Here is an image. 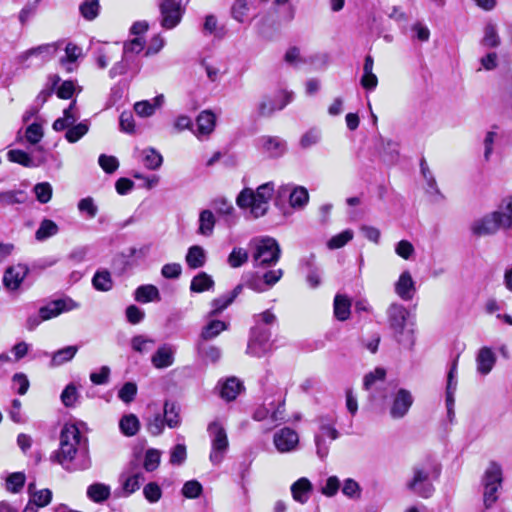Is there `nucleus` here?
Segmentation results:
<instances>
[{
    "instance_id": "nucleus-1",
    "label": "nucleus",
    "mask_w": 512,
    "mask_h": 512,
    "mask_svg": "<svg viewBox=\"0 0 512 512\" xmlns=\"http://www.w3.org/2000/svg\"><path fill=\"white\" fill-rule=\"evenodd\" d=\"M81 434L75 425H65L60 434V447L55 453V460L66 470H85L90 467V460L85 451L79 453V460L74 463L78 453Z\"/></svg>"
},
{
    "instance_id": "nucleus-2",
    "label": "nucleus",
    "mask_w": 512,
    "mask_h": 512,
    "mask_svg": "<svg viewBox=\"0 0 512 512\" xmlns=\"http://www.w3.org/2000/svg\"><path fill=\"white\" fill-rule=\"evenodd\" d=\"M512 228V195L504 197L495 211L475 219L470 230L477 237L490 236Z\"/></svg>"
},
{
    "instance_id": "nucleus-3",
    "label": "nucleus",
    "mask_w": 512,
    "mask_h": 512,
    "mask_svg": "<svg viewBox=\"0 0 512 512\" xmlns=\"http://www.w3.org/2000/svg\"><path fill=\"white\" fill-rule=\"evenodd\" d=\"M274 194L273 182L260 185L256 190L244 188L236 198V203L241 209H249L254 218L264 216Z\"/></svg>"
},
{
    "instance_id": "nucleus-4",
    "label": "nucleus",
    "mask_w": 512,
    "mask_h": 512,
    "mask_svg": "<svg viewBox=\"0 0 512 512\" xmlns=\"http://www.w3.org/2000/svg\"><path fill=\"white\" fill-rule=\"evenodd\" d=\"M253 260L256 266L275 265L281 254V249L276 239L265 236L252 240Z\"/></svg>"
},
{
    "instance_id": "nucleus-5",
    "label": "nucleus",
    "mask_w": 512,
    "mask_h": 512,
    "mask_svg": "<svg viewBox=\"0 0 512 512\" xmlns=\"http://www.w3.org/2000/svg\"><path fill=\"white\" fill-rule=\"evenodd\" d=\"M185 12L184 0H164L160 4V24L165 29L175 28Z\"/></svg>"
},
{
    "instance_id": "nucleus-6",
    "label": "nucleus",
    "mask_w": 512,
    "mask_h": 512,
    "mask_svg": "<svg viewBox=\"0 0 512 512\" xmlns=\"http://www.w3.org/2000/svg\"><path fill=\"white\" fill-rule=\"evenodd\" d=\"M208 431L212 443L210 461L217 465L223 460L224 454L229 446L227 434L225 429L218 422L211 423L208 427Z\"/></svg>"
},
{
    "instance_id": "nucleus-7",
    "label": "nucleus",
    "mask_w": 512,
    "mask_h": 512,
    "mask_svg": "<svg viewBox=\"0 0 512 512\" xmlns=\"http://www.w3.org/2000/svg\"><path fill=\"white\" fill-rule=\"evenodd\" d=\"M430 474L429 467L423 465L415 466L413 468V477L407 484L408 488L423 498L430 497L434 491Z\"/></svg>"
},
{
    "instance_id": "nucleus-8",
    "label": "nucleus",
    "mask_w": 512,
    "mask_h": 512,
    "mask_svg": "<svg viewBox=\"0 0 512 512\" xmlns=\"http://www.w3.org/2000/svg\"><path fill=\"white\" fill-rule=\"evenodd\" d=\"M271 333L259 326L251 330V336L247 345L246 353L253 357H262L271 350Z\"/></svg>"
},
{
    "instance_id": "nucleus-9",
    "label": "nucleus",
    "mask_w": 512,
    "mask_h": 512,
    "mask_svg": "<svg viewBox=\"0 0 512 512\" xmlns=\"http://www.w3.org/2000/svg\"><path fill=\"white\" fill-rule=\"evenodd\" d=\"M414 398L412 393L404 388L398 389L393 395L389 408V414L393 419H401L405 417L411 406L413 405Z\"/></svg>"
},
{
    "instance_id": "nucleus-10",
    "label": "nucleus",
    "mask_w": 512,
    "mask_h": 512,
    "mask_svg": "<svg viewBox=\"0 0 512 512\" xmlns=\"http://www.w3.org/2000/svg\"><path fill=\"white\" fill-rule=\"evenodd\" d=\"M273 444L280 453L294 452L299 445V435L289 427L281 428L274 433Z\"/></svg>"
},
{
    "instance_id": "nucleus-11",
    "label": "nucleus",
    "mask_w": 512,
    "mask_h": 512,
    "mask_svg": "<svg viewBox=\"0 0 512 512\" xmlns=\"http://www.w3.org/2000/svg\"><path fill=\"white\" fill-rule=\"evenodd\" d=\"M387 317L390 328L396 335H402L409 317L408 310L399 303H392L387 309Z\"/></svg>"
},
{
    "instance_id": "nucleus-12",
    "label": "nucleus",
    "mask_w": 512,
    "mask_h": 512,
    "mask_svg": "<svg viewBox=\"0 0 512 512\" xmlns=\"http://www.w3.org/2000/svg\"><path fill=\"white\" fill-rule=\"evenodd\" d=\"M78 306L79 305L72 299H58L51 301L48 304L40 307L39 313L42 316V319L47 321L57 317L63 312H68L73 309H76L78 308Z\"/></svg>"
},
{
    "instance_id": "nucleus-13",
    "label": "nucleus",
    "mask_w": 512,
    "mask_h": 512,
    "mask_svg": "<svg viewBox=\"0 0 512 512\" xmlns=\"http://www.w3.org/2000/svg\"><path fill=\"white\" fill-rule=\"evenodd\" d=\"M260 150L269 157L278 158L287 149L286 141L278 136H262L258 140Z\"/></svg>"
},
{
    "instance_id": "nucleus-14",
    "label": "nucleus",
    "mask_w": 512,
    "mask_h": 512,
    "mask_svg": "<svg viewBox=\"0 0 512 512\" xmlns=\"http://www.w3.org/2000/svg\"><path fill=\"white\" fill-rule=\"evenodd\" d=\"M394 291L397 296L404 301H409L414 297L416 283L410 271L405 270L399 275V278L394 284Z\"/></svg>"
},
{
    "instance_id": "nucleus-15",
    "label": "nucleus",
    "mask_w": 512,
    "mask_h": 512,
    "mask_svg": "<svg viewBox=\"0 0 512 512\" xmlns=\"http://www.w3.org/2000/svg\"><path fill=\"white\" fill-rule=\"evenodd\" d=\"M29 268L24 264L9 266L3 276V284L7 289L16 290L26 278Z\"/></svg>"
},
{
    "instance_id": "nucleus-16",
    "label": "nucleus",
    "mask_w": 512,
    "mask_h": 512,
    "mask_svg": "<svg viewBox=\"0 0 512 512\" xmlns=\"http://www.w3.org/2000/svg\"><path fill=\"white\" fill-rule=\"evenodd\" d=\"M176 348L170 344H163L157 348L151 357V363L156 369H166L175 362Z\"/></svg>"
},
{
    "instance_id": "nucleus-17",
    "label": "nucleus",
    "mask_w": 512,
    "mask_h": 512,
    "mask_svg": "<svg viewBox=\"0 0 512 512\" xmlns=\"http://www.w3.org/2000/svg\"><path fill=\"white\" fill-rule=\"evenodd\" d=\"M278 193L280 196L289 194V203L291 207L297 209L303 208L309 200L307 189L301 186L292 188L290 185H284L279 188Z\"/></svg>"
},
{
    "instance_id": "nucleus-18",
    "label": "nucleus",
    "mask_w": 512,
    "mask_h": 512,
    "mask_svg": "<svg viewBox=\"0 0 512 512\" xmlns=\"http://www.w3.org/2000/svg\"><path fill=\"white\" fill-rule=\"evenodd\" d=\"M59 48L58 43H47L37 47L26 50L18 57L21 63L26 62L30 57L35 56L41 58L42 61L50 60Z\"/></svg>"
},
{
    "instance_id": "nucleus-19",
    "label": "nucleus",
    "mask_w": 512,
    "mask_h": 512,
    "mask_svg": "<svg viewBox=\"0 0 512 512\" xmlns=\"http://www.w3.org/2000/svg\"><path fill=\"white\" fill-rule=\"evenodd\" d=\"M215 125V114L210 110H204L196 118L197 128L194 131V134L199 139H201L202 137H207L214 131Z\"/></svg>"
},
{
    "instance_id": "nucleus-20",
    "label": "nucleus",
    "mask_w": 512,
    "mask_h": 512,
    "mask_svg": "<svg viewBox=\"0 0 512 512\" xmlns=\"http://www.w3.org/2000/svg\"><path fill=\"white\" fill-rule=\"evenodd\" d=\"M421 174L426 182V193L430 196L433 202H440L445 199V196L438 188L435 177L430 171L426 161L423 159L420 163Z\"/></svg>"
},
{
    "instance_id": "nucleus-21",
    "label": "nucleus",
    "mask_w": 512,
    "mask_h": 512,
    "mask_svg": "<svg viewBox=\"0 0 512 512\" xmlns=\"http://www.w3.org/2000/svg\"><path fill=\"white\" fill-rule=\"evenodd\" d=\"M502 483L503 469L501 464L496 461H490L481 479L482 486H502Z\"/></svg>"
},
{
    "instance_id": "nucleus-22",
    "label": "nucleus",
    "mask_w": 512,
    "mask_h": 512,
    "mask_svg": "<svg viewBox=\"0 0 512 512\" xmlns=\"http://www.w3.org/2000/svg\"><path fill=\"white\" fill-rule=\"evenodd\" d=\"M242 289H243V286L241 284H239L231 292L214 299L211 302L212 310L209 312L208 316L214 317V316L219 315L242 292Z\"/></svg>"
},
{
    "instance_id": "nucleus-23",
    "label": "nucleus",
    "mask_w": 512,
    "mask_h": 512,
    "mask_svg": "<svg viewBox=\"0 0 512 512\" xmlns=\"http://www.w3.org/2000/svg\"><path fill=\"white\" fill-rule=\"evenodd\" d=\"M496 363V355L489 347H482L476 357L477 372L487 375Z\"/></svg>"
},
{
    "instance_id": "nucleus-24",
    "label": "nucleus",
    "mask_w": 512,
    "mask_h": 512,
    "mask_svg": "<svg viewBox=\"0 0 512 512\" xmlns=\"http://www.w3.org/2000/svg\"><path fill=\"white\" fill-rule=\"evenodd\" d=\"M290 489L293 499L300 504H305L313 490V485L308 478L302 477L295 481Z\"/></svg>"
},
{
    "instance_id": "nucleus-25",
    "label": "nucleus",
    "mask_w": 512,
    "mask_h": 512,
    "mask_svg": "<svg viewBox=\"0 0 512 512\" xmlns=\"http://www.w3.org/2000/svg\"><path fill=\"white\" fill-rule=\"evenodd\" d=\"M79 118L75 102L70 103L69 107L64 109L63 117L56 119L53 123V129L55 131H62L69 129L74 126Z\"/></svg>"
},
{
    "instance_id": "nucleus-26",
    "label": "nucleus",
    "mask_w": 512,
    "mask_h": 512,
    "mask_svg": "<svg viewBox=\"0 0 512 512\" xmlns=\"http://www.w3.org/2000/svg\"><path fill=\"white\" fill-rule=\"evenodd\" d=\"M28 493L30 495L28 504L33 505L37 509L49 505L52 500V491L50 489L36 490L34 483L28 485Z\"/></svg>"
},
{
    "instance_id": "nucleus-27",
    "label": "nucleus",
    "mask_w": 512,
    "mask_h": 512,
    "mask_svg": "<svg viewBox=\"0 0 512 512\" xmlns=\"http://www.w3.org/2000/svg\"><path fill=\"white\" fill-rule=\"evenodd\" d=\"M229 327V323L212 319L210 320L206 325L203 326L201 333H200V340L203 341H209L221 334V332L226 331Z\"/></svg>"
},
{
    "instance_id": "nucleus-28",
    "label": "nucleus",
    "mask_w": 512,
    "mask_h": 512,
    "mask_svg": "<svg viewBox=\"0 0 512 512\" xmlns=\"http://www.w3.org/2000/svg\"><path fill=\"white\" fill-rule=\"evenodd\" d=\"M144 477L140 471L121 475L122 495L129 496L140 488Z\"/></svg>"
},
{
    "instance_id": "nucleus-29",
    "label": "nucleus",
    "mask_w": 512,
    "mask_h": 512,
    "mask_svg": "<svg viewBox=\"0 0 512 512\" xmlns=\"http://www.w3.org/2000/svg\"><path fill=\"white\" fill-rule=\"evenodd\" d=\"M164 102V96L158 95L153 98L152 102L144 100L134 104V111L140 117H150L155 113L157 108H160Z\"/></svg>"
},
{
    "instance_id": "nucleus-30",
    "label": "nucleus",
    "mask_w": 512,
    "mask_h": 512,
    "mask_svg": "<svg viewBox=\"0 0 512 512\" xmlns=\"http://www.w3.org/2000/svg\"><path fill=\"white\" fill-rule=\"evenodd\" d=\"M481 46L484 48H497L501 44V38L498 33V28L495 23L489 22L485 25L483 30V37L480 41Z\"/></svg>"
},
{
    "instance_id": "nucleus-31",
    "label": "nucleus",
    "mask_w": 512,
    "mask_h": 512,
    "mask_svg": "<svg viewBox=\"0 0 512 512\" xmlns=\"http://www.w3.org/2000/svg\"><path fill=\"white\" fill-rule=\"evenodd\" d=\"M242 389V383L236 377L226 379L220 386V396L226 401L234 400Z\"/></svg>"
},
{
    "instance_id": "nucleus-32",
    "label": "nucleus",
    "mask_w": 512,
    "mask_h": 512,
    "mask_svg": "<svg viewBox=\"0 0 512 512\" xmlns=\"http://www.w3.org/2000/svg\"><path fill=\"white\" fill-rule=\"evenodd\" d=\"M351 301L344 295H336L334 298V315L339 321H345L350 317Z\"/></svg>"
},
{
    "instance_id": "nucleus-33",
    "label": "nucleus",
    "mask_w": 512,
    "mask_h": 512,
    "mask_svg": "<svg viewBox=\"0 0 512 512\" xmlns=\"http://www.w3.org/2000/svg\"><path fill=\"white\" fill-rule=\"evenodd\" d=\"M198 355L206 363H216L220 360L222 352L221 349L215 345H204L201 341L197 343Z\"/></svg>"
},
{
    "instance_id": "nucleus-34",
    "label": "nucleus",
    "mask_w": 512,
    "mask_h": 512,
    "mask_svg": "<svg viewBox=\"0 0 512 512\" xmlns=\"http://www.w3.org/2000/svg\"><path fill=\"white\" fill-rule=\"evenodd\" d=\"M206 261V254L201 246L195 245L188 249L186 255V263L192 269H197L204 266Z\"/></svg>"
},
{
    "instance_id": "nucleus-35",
    "label": "nucleus",
    "mask_w": 512,
    "mask_h": 512,
    "mask_svg": "<svg viewBox=\"0 0 512 512\" xmlns=\"http://www.w3.org/2000/svg\"><path fill=\"white\" fill-rule=\"evenodd\" d=\"M135 300L141 303H148L160 300L159 290L154 285L139 286L134 294Z\"/></svg>"
},
{
    "instance_id": "nucleus-36",
    "label": "nucleus",
    "mask_w": 512,
    "mask_h": 512,
    "mask_svg": "<svg viewBox=\"0 0 512 512\" xmlns=\"http://www.w3.org/2000/svg\"><path fill=\"white\" fill-rule=\"evenodd\" d=\"M27 200V194L22 190H8L0 192V206L22 204Z\"/></svg>"
},
{
    "instance_id": "nucleus-37",
    "label": "nucleus",
    "mask_w": 512,
    "mask_h": 512,
    "mask_svg": "<svg viewBox=\"0 0 512 512\" xmlns=\"http://www.w3.org/2000/svg\"><path fill=\"white\" fill-rule=\"evenodd\" d=\"M215 226V217L210 210H202L199 214L198 233L203 236H211Z\"/></svg>"
},
{
    "instance_id": "nucleus-38",
    "label": "nucleus",
    "mask_w": 512,
    "mask_h": 512,
    "mask_svg": "<svg viewBox=\"0 0 512 512\" xmlns=\"http://www.w3.org/2000/svg\"><path fill=\"white\" fill-rule=\"evenodd\" d=\"M77 351V346H67L65 348L59 349L52 354L50 366L57 367L72 360Z\"/></svg>"
},
{
    "instance_id": "nucleus-39",
    "label": "nucleus",
    "mask_w": 512,
    "mask_h": 512,
    "mask_svg": "<svg viewBox=\"0 0 512 512\" xmlns=\"http://www.w3.org/2000/svg\"><path fill=\"white\" fill-rule=\"evenodd\" d=\"M59 231L58 225L50 220V219H43L40 222L39 228L35 232V238L38 241H45L48 238L56 235Z\"/></svg>"
},
{
    "instance_id": "nucleus-40",
    "label": "nucleus",
    "mask_w": 512,
    "mask_h": 512,
    "mask_svg": "<svg viewBox=\"0 0 512 512\" xmlns=\"http://www.w3.org/2000/svg\"><path fill=\"white\" fill-rule=\"evenodd\" d=\"M322 139V132L320 128L312 127L304 132L299 140V145L302 149H309L317 145Z\"/></svg>"
},
{
    "instance_id": "nucleus-41",
    "label": "nucleus",
    "mask_w": 512,
    "mask_h": 512,
    "mask_svg": "<svg viewBox=\"0 0 512 512\" xmlns=\"http://www.w3.org/2000/svg\"><path fill=\"white\" fill-rule=\"evenodd\" d=\"M87 496L94 502H103L110 496V487L102 483H94L87 488Z\"/></svg>"
},
{
    "instance_id": "nucleus-42",
    "label": "nucleus",
    "mask_w": 512,
    "mask_h": 512,
    "mask_svg": "<svg viewBox=\"0 0 512 512\" xmlns=\"http://www.w3.org/2000/svg\"><path fill=\"white\" fill-rule=\"evenodd\" d=\"M143 163L149 170H157L163 162L161 154L154 148H146L142 152Z\"/></svg>"
},
{
    "instance_id": "nucleus-43",
    "label": "nucleus",
    "mask_w": 512,
    "mask_h": 512,
    "mask_svg": "<svg viewBox=\"0 0 512 512\" xmlns=\"http://www.w3.org/2000/svg\"><path fill=\"white\" fill-rule=\"evenodd\" d=\"M145 46V41L141 37H136L129 42H125L123 46L124 61H132L133 55L139 54Z\"/></svg>"
},
{
    "instance_id": "nucleus-44",
    "label": "nucleus",
    "mask_w": 512,
    "mask_h": 512,
    "mask_svg": "<svg viewBox=\"0 0 512 512\" xmlns=\"http://www.w3.org/2000/svg\"><path fill=\"white\" fill-rule=\"evenodd\" d=\"M119 426L123 434L133 436L138 432L140 423L136 415L128 414L121 418Z\"/></svg>"
},
{
    "instance_id": "nucleus-45",
    "label": "nucleus",
    "mask_w": 512,
    "mask_h": 512,
    "mask_svg": "<svg viewBox=\"0 0 512 512\" xmlns=\"http://www.w3.org/2000/svg\"><path fill=\"white\" fill-rule=\"evenodd\" d=\"M213 285L214 281L211 276L201 272L192 279L190 289L193 292L200 293L209 290Z\"/></svg>"
},
{
    "instance_id": "nucleus-46",
    "label": "nucleus",
    "mask_w": 512,
    "mask_h": 512,
    "mask_svg": "<svg viewBox=\"0 0 512 512\" xmlns=\"http://www.w3.org/2000/svg\"><path fill=\"white\" fill-rule=\"evenodd\" d=\"M249 14L248 0H235L231 7V16L239 23H243Z\"/></svg>"
},
{
    "instance_id": "nucleus-47",
    "label": "nucleus",
    "mask_w": 512,
    "mask_h": 512,
    "mask_svg": "<svg viewBox=\"0 0 512 512\" xmlns=\"http://www.w3.org/2000/svg\"><path fill=\"white\" fill-rule=\"evenodd\" d=\"M353 237H354V232L351 229H346V230L342 231L341 233L331 237V239L327 242V247L330 250L342 248L349 241H351L353 239Z\"/></svg>"
},
{
    "instance_id": "nucleus-48",
    "label": "nucleus",
    "mask_w": 512,
    "mask_h": 512,
    "mask_svg": "<svg viewBox=\"0 0 512 512\" xmlns=\"http://www.w3.org/2000/svg\"><path fill=\"white\" fill-rule=\"evenodd\" d=\"M92 283L94 288L99 291H109L113 285L111 274L108 271L97 272L92 279Z\"/></svg>"
},
{
    "instance_id": "nucleus-49",
    "label": "nucleus",
    "mask_w": 512,
    "mask_h": 512,
    "mask_svg": "<svg viewBox=\"0 0 512 512\" xmlns=\"http://www.w3.org/2000/svg\"><path fill=\"white\" fill-rule=\"evenodd\" d=\"M7 157L9 161L18 163L24 167H34L36 166L33 159L30 155L22 150L13 149L8 151Z\"/></svg>"
},
{
    "instance_id": "nucleus-50",
    "label": "nucleus",
    "mask_w": 512,
    "mask_h": 512,
    "mask_svg": "<svg viewBox=\"0 0 512 512\" xmlns=\"http://www.w3.org/2000/svg\"><path fill=\"white\" fill-rule=\"evenodd\" d=\"M33 191L36 199L42 204L48 203L52 198L53 188L48 182H41L36 184L33 188Z\"/></svg>"
},
{
    "instance_id": "nucleus-51",
    "label": "nucleus",
    "mask_w": 512,
    "mask_h": 512,
    "mask_svg": "<svg viewBox=\"0 0 512 512\" xmlns=\"http://www.w3.org/2000/svg\"><path fill=\"white\" fill-rule=\"evenodd\" d=\"M497 127L493 126L491 130L487 131L483 140L484 145V159L485 161H489L491 155L493 154L494 144L498 138V133L496 131Z\"/></svg>"
},
{
    "instance_id": "nucleus-52",
    "label": "nucleus",
    "mask_w": 512,
    "mask_h": 512,
    "mask_svg": "<svg viewBox=\"0 0 512 512\" xmlns=\"http://www.w3.org/2000/svg\"><path fill=\"white\" fill-rule=\"evenodd\" d=\"M161 453L157 449H148L144 456L143 467L146 471L156 470L160 464Z\"/></svg>"
},
{
    "instance_id": "nucleus-53",
    "label": "nucleus",
    "mask_w": 512,
    "mask_h": 512,
    "mask_svg": "<svg viewBox=\"0 0 512 512\" xmlns=\"http://www.w3.org/2000/svg\"><path fill=\"white\" fill-rule=\"evenodd\" d=\"M89 130L88 124L86 122L78 123L69 129H67L65 138L70 143H75L79 139H81Z\"/></svg>"
},
{
    "instance_id": "nucleus-54",
    "label": "nucleus",
    "mask_w": 512,
    "mask_h": 512,
    "mask_svg": "<svg viewBox=\"0 0 512 512\" xmlns=\"http://www.w3.org/2000/svg\"><path fill=\"white\" fill-rule=\"evenodd\" d=\"M248 261V252L240 247H235L228 256L227 262L232 268H238Z\"/></svg>"
},
{
    "instance_id": "nucleus-55",
    "label": "nucleus",
    "mask_w": 512,
    "mask_h": 512,
    "mask_svg": "<svg viewBox=\"0 0 512 512\" xmlns=\"http://www.w3.org/2000/svg\"><path fill=\"white\" fill-rule=\"evenodd\" d=\"M164 420L170 428H175L180 423L178 409L173 403L166 402L164 405Z\"/></svg>"
},
{
    "instance_id": "nucleus-56",
    "label": "nucleus",
    "mask_w": 512,
    "mask_h": 512,
    "mask_svg": "<svg viewBox=\"0 0 512 512\" xmlns=\"http://www.w3.org/2000/svg\"><path fill=\"white\" fill-rule=\"evenodd\" d=\"M284 60L286 63L293 66H299L308 62V60L302 55L300 48L296 46L287 49L284 55Z\"/></svg>"
},
{
    "instance_id": "nucleus-57",
    "label": "nucleus",
    "mask_w": 512,
    "mask_h": 512,
    "mask_svg": "<svg viewBox=\"0 0 512 512\" xmlns=\"http://www.w3.org/2000/svg\"><path fill=\"white\" fill-rule=\"evenodd\" d=\"M25 479V474L22 472L12 473L6 480L7 490L13 493L19 492L24 486Z\"/></svg>"
},
{
    "instance_id": "nucleus-58",
    "label": "nucleus",
    "mask_w": 512,
    "mask_h": 512,
    "mask_svg": "<svg viewBox=\"0 0 512 512\" xmlns=\"http://www.w3.org/2000/svg\"><path fill=\"white\" fill-rule=\"evenodd\" d=\"M137 394V385L133 382H126L118 392V397L126 404L131 403Z\"/></svg>"
},
{
    "instance_id": "nucleus-59",
    "label": "nucleus",
    "mask_w": 512,
    "mask_h": 512,
    "mask_svg": "<svg viewBox=\"0 0 512 512\" xmlns=\"http://www.w3.org/2000/svg\"><path fill=\"white\" fill-rule=\"evenodd\" d=\"M202 490V485L197 480H190L183 485L182 494L188 499H195L201 495Z\"/></svg>"
},
{
    "instance_id": "nucleus-60",
    "label": "nucleus",
    "mask_w": 512,
    "mask_h": 512,
    "mask_svg": "<svg viewBox=\"0 0 512 512\" xmlns=\"http://www.w3.org/2000/svg\"><path fill=\"white\" fill-rule=\"evenodd\" d=\"M395 253L404 260H409L415 253V248L408 240H401L395 245Z\"/></svg>"
},
{
    "instance_id": "nucleus-61",
    "label": "nucleus",
    "mask_w": 512,
    "mask_h": 512,
    "mask_svg": "<svg viewBox=\"0 0 512 512\" xmlns=\"http://www.w3.org/2000/svg\"><path fill=\"white\" fill-rule=\"evenodd\" d=\"M165 420L160 413L154 414L147 422V430L154 436L162 433L164 428Z\"/></svg>"
},
{
    "instance_id": "nucleus-62",
    "label": "nucleus",
    "mask_w": 512,
    "mask_h": 512,
    "mask_svg": "<svg viewBox=\"0 0 512 512\" xmlns=\"http://www.w3.org/2000/svg\"><path fill=\"white\" fill-rule=\"evenodd\" d=\"M82 16L87 20H93L98 15L99 1L88 0L80 6Z\"/></svg>"
},
{
    "instance_id": "nucleus-63",
    "label": "nucleus",
    "mask_w": 512,
    "mask_h": 512,
    "mask_svg": "<svg viewBox=\"0 0 512 512\" xmlns=\"http://www.w3.org/2000/svg\"><path fill=\"white\" fill-rule=\"evenodd\" d=\"M154 344V340L143 335L134 336L131 340L132 349L139 353L147 352L150 346Z\"/></svg>"
},
{
    "instance_id": "nucleus-64",
    "label": "nucleus",
    "mask_w": 512,
    "mask_h": 512,
    "mask_svg": "<svg viewBox=\"0 0 512 512\" xmlns=\"http://www.w3.org/2000/svg\"><path fill=\"white\" fill-rule=\"evenodd\" d=\"M342 493L349 498L358 499L361 496L360 485L354 479L348 478L344 481Z\"/></svg>"
}]
</instances>
